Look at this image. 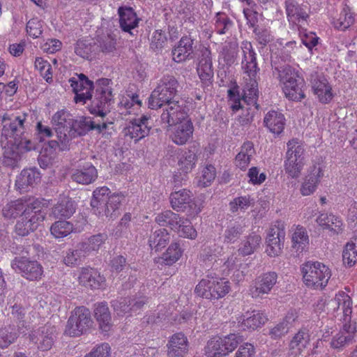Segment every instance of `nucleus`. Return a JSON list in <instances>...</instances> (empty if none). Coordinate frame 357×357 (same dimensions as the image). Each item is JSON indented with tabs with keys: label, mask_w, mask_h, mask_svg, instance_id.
I'll return each instance as SVG.
<instances>
[{
	"label": "nucleus",
	"mask_w": 357,
	"mask_h": 357,
	"mask_svg": "<svg viewBox=\"0 0 357 357\" xmlns=\"http://www.w3.org/2000/svg\"><path fill=\"white\" fill-rule=\"evenodd\" d=\"M73 91L75 93L76 102H86L91 100L89 110L91 114L105 116L109 112V107L112 101V91L109 86L110 80L107 78L100 79L96 82V90L93 95L91 91L93 83L84 74L78 75V77H71L69 79Z\"/></svg>",
	"instance_id": "nucleus-1"
},
{
	"label": "nucleus",
	"mask_w": 357,
	"mask_h": 357,
	"mask_svg": "<svg viewBox=\"0 0 357 357\" xmlns=\"http://www.w3.org/2000/svg\"><path fill=\"white\" fill-rule=\"evenodd\" d=\"M334 310H341L343 313L344 325L342 329L333 336L330 342L331 347L337 350H342L344 347L355 342L356 327L351 324L352 312V301L350 296L344 291H340L331 301Z\"/></svg>",
	"instance_id": "nucleus-2"
},
{
	"label": "nucleus",
	"mask_w": 357,
	"mask_h": 357,
	"mask_svg": "<svg viewBox=\"0 0 357 357\" xmlns=\"http://www.w3.org/2000/svg\"><path fill=\"white\" fill-rule=\"evenodd\" d=\"M123 199V195L111 194L109 188L103 186L93 191L91 206L93 213L98 217L113 220L120 214V206Z\"/></svg>",
	"instance_id": "nucleus-3"
},
{
	"label": "nucleus",
	"mask_w": 357,
	"mask_h": 357,
	"mask_svg": "<svg viewBox=\"0 0 357 357\" xmlns=\"http://www.w3.org/2000/svg\"><path fill=\"white\" fill-rule=\"evenodd\" d=\"M178 88L179 83L174 75H164L149 98V107L157 109L162 107L164 102L175 100L174 98L177 95Z\"/></svg>",
	"instance_id": "nucleus-4"
},
{
	"label": "nucleus",
	"mask_w": 357,
	"mask_h": 357,
	"mask_svg": "<svg viewBox=\"0 0 357 357\" xmlns=\"http://www.w3.org/2000/svg\"><path fill=\"white\" fill-rule=\"evenodd\" d=\"M33 207H29L22 213V215L17 221L15 231L21 236L29 235L34 231L39 224L45 219L46 213L44 211V203L42 200L35 202Z\"/></svg>",
	"instance_id": "nucleus-5"
},
{
	"label": "nucleus",
	"mask_w": 357,
	"mask_h": 357,
	"mask_svg": "<svg viewBox=\"0 0 357 357\" xmlns=\"http://www.w3.org/2000/svg\"><path fill=\"white\" fill-rule=\"evenodd\" d=\"M301 271L305 285L314 289L326 287L331 276L328 267L319 261H307L301 266Z\"/></svg>",
	"instance_id": "nucleus-6"
},
{
	"label": "nucleus",
	"mask_w": 357,
	"mask_h": 357,
	"mask_svg": "<svg viewBox=\"0 0 357 357\" xmlns=\"http://www.w3.org/2000/svg\"><path fill=\"white\" fill-rule=\"evenodd\" d=\"M229 291L228 282L222 278L211 277L203 278L196 286L195 292L206 299H218L224 297Z\"/></svg>",
	"instance_id": "nucleus-7"
},
{
	"label": "nucleus",
	"mask_w": 357,
	"mask_h": 357,
	"mask_svg": "<svg viewBox=\"0 0 357 357\" xmlns=\"http://www.w3.org/2000/svg\"><path fill=\"white\" fill-rule=\"evenodd\" d=\"M241 341V337L231 333L224 337L211 338L204 348L207 357H221L232 352Z\"/></svg>",
	"instance_id": "nucleus-8"
},
{
	"label": "nucleus",
	"mask_w": 357,
	"mask_h": 357,
	"mask_svg": "<svg viewBox=\"0 0 357 357\" xmlns=\"http://www.w3.org/2000/svg\"><path fill=\"white\" fill-rule=\"evenodd\" d=\"M91 312L84 306L76 307L68 318L64 334L77 337L86 332L92 325Z\"/></svg>",
	"instance_id": "nucleus-9"
},
{
	"label": "nucleus",
	"mask_w": 357,
	"mask_h": 357,
	"mask_svg": "<svg viewBox=\"0 0 357 357\" xmlns=\"http://www.w3.org/2000/svg\"><path fill=\"white\" fill-rule=\"evenodd\" d=\"M287 146L285 171L292 178H298L305 164V149L296 139L289 141Z\"/></svg>",
	"instance_id": "nucleus-10"
},
{
	"label": "nucleus",
	"mask_w": 357,
	"mask_h": 357,
	"mask_svg": "<svg viewBox=\"0 0 357 357\" xmlns=\"http://www.w3.org/2000/svg\"><path fill=\"white\" fill-rule=\"evenodd\" d=\"M57 138L61 144V150L68 149V134L73 128L74 118L67 110L62 109L56 112L52 119Z\"/></svg>",
	"instance_id": "nucleus-11"
},
{
	"label": "nucleus",
	"mask_w": 357,
	"mask_h": 357,
	"mask_svg": "<svg viewBox=\"0 0 357 357\" xmlns=\"http://www.w3.org/2000/svg\"><path fill=\"white\" fill-rule=\"evenodd\" d=\"M291 56L288 54L278 56V52L274 53L271 56L272 74L274 78L277 79L283 86L289 81L299 76L295 70L289 64L285 63L289 61Z\"/></svg>",
	"instance_id": "nucleus-12"
},
{
	"label": "nucleus",
	"mask_w": 357,
	"mask_h": 357,
	"mask_svg": "<svg viewBox=\"0 0 357 357\" xmlns=\"http://www.w3.org/2000/svg\"><path fill=\"white\" fill-rule=\"evenodd\" d=\"M11 267L26 280L34 281L41 278L43 268L36 260L17 257L11 261Z\"/></svg>",
	"instance_id": "nucleus-13"
},
{
	"label": "nucleus",
	"mask_w": 357,
	"mask_h": 357,
	"mask_svg": "<svg viewBox=\"0 0 357 357\" xmlns=\"http://www.w3.org/2000/svg\"><path fill=\"white\" fill-rule=\"evenodd\" d=\"M284 237L285 231L283 223L278 222V225H275L270 228L266 241V252L268 256L274 257L281 254Z\"/></svg>",
	"instance_id": "nucleus-14"
},
{
	"label": "nucleus",
	"mask_w": 357,
	"mask_h": 357,
	"mask_svg": "<svg viewBox=\"0 0 357 357\" xmlns=\"http://www.w3.org/2000/svg\"><path fill=\"white\" fill-rule=\"evenodd\" d=\"M32 342L42 351H48L53 346L56 338V329L54 326L46 324L32 331L30 335Z\"/></svg>",
	"instance_id": "nucleus-15"
},
{
	"label": "nucleus",
	"mask_w": 357,
	"mask_h": 357,
	"mask_svg": "<svg viewBox=\"0 0 357 357\" xmlns=\"http://www.w3.org/2000/svg\"><path fill=\"white\" fill-rule=\"evenodd\" d=\"M27 116L28 115L25 113L19 115L5 114L2 119L4 130L8 132V135L13 139L17 137L24 135L29 127V122L26 121Z\"/></svg>",
	"instance_id": "nucleus-16"
},
{
	"label": "nucleus",
	"mask_w": 357,
	"mask_h": 357,
	"mask_svg": "<svg viewBox=\"0 0 357 357\" xmlns=\"http://www.w3.org/2000/svg\"><path fill=\"white\" fill-rule=\"evenodd\" d=\"M162 107L163 112L161 114V121L167 123V127L180 123L184 120L189 119L185 107L179 104L178 100H172L169 102H164Z\"/></svg>",
	"instance_id": "nucleus-17"
},
{
	"label": "nucleus",
	"mask_w": 357,
	"mask_h": 357,
	"mask_svg": "<svg viewBox=\"0 0 357 357\" xmlns=\"http://www.w3.org/2000/svg\"><path fill=\"white\" fill-rule=\"evenodd\" d=\"M151 128V118L146 115H142L139 118L134 119L124 128L126 136L135 139L136 142L149 135Z\"/></svg>",
	"instance_id": "nucleus-18"
},
{
	"label": "nucleus",
	"mask_w": 357,
	"mask_h": 357,
	"mask_svg": "<svg viewBox=\"0 0 357 357\" xmlns=\"http://www.w3.org/2000/svg\"><path fill=\"white\" fill-rule=\"evenodd\" d=\"M278 274L274 271H270L258 276L254 282L253 286L250 289L252 298L262 297L264 294L270 293L271 289L276 284Z\"/></svg>",
	"instance_id": "nucleus-19"
},
{
	"label": "nucleus",
	"mask_w": 357,
	"mask_h": 357,
	"mask_svg": "<svg viewBox=\"0 0 357 357\" xmlns=\"http://www.w3.org/2000/svg\"><path fill=\"white\" fill-rule=\"evenodd\" d=\"M40 201V199L34 197H23L6 204L2 208V214L7 219H15L20 215H22L28 206L33 207L35 202Z\"/></svg>",
	"instance_id": "nucleus-20"
},
{
	"label": "nucleus",
	"mask_w": 357,
	"mask_h": 357,
	"mask_svg": "<svg viewBox=\"0 0 357 357\" xmlns=\"http://www.w3.org/2000/svg\"><path fill=\"white\" fill-rule=\"evenodd\" d=\"M197 160V156L194 151L188 150L181 153L178 161L179 174H176L174 176L175 187L185 179L186 175L195 167Z\"/></svg>",
	"instance_id": "nucleus-21"
},
{
	"label": "nucleus",
	"mask_w": 357,
	"mask_h": 357,
	"mask_svg": "<svg viewBox=\"0 0 357 357\" xmlns=\"http://www.w3.org/2000/svg\"><path fill=\"white\" fill-rule=\"evenodd\" d=\"M170 132V138L178 145L185 144L192 136L194 127L190 119L167 127Z\"/></svg>",
	"instance_id": "nucleus-22"
},
{
	"label": "nucleus",
	"mask_w": 357,
	"mask_h": 357,
	"mask_svg": "<svg viewBox=\"0 0 357 357\" xmlns=\"http://www.w3.org/2000/svg\"><path fill=\"white\" fill-rule=\"evenodd\" d=\"M197 73L202 82H211L213 77L211 52L209 49L202 47L199 50Z\"/></svg>",
	"instance_id": "nucleus-23"
},
{
	"label": "nucleus",
	"mask_w": 357,
	"mask_h": 357,
	"mask_svg": "<svg viewBox=\"0 0 357 357\" xmlns=\"http://www.w3.org/2000/svg\"><path fill=\"white\" fill-rule=\"evenodd\" d=\"M311 84L312 91L320 102L327 104L331 101L333 98L332 87L324 76H316Z\"/></svg>",
	"instance_id": "nucleus-24"
},
{
	"label": "nucleus",
	"mask_w": 357,
	"mask_h": 357,
	"mask_svg": "<svg viewBox=\"0 0 357 357\" xmlns=\"http://www.w3.org/2000/svg\"><path fill=\"white\" fill-rule=\"evenodd\" d=\"M188 341L183 333L174 334L167 344V357H183L188 351Z\"/></svg>",
	"instance_id": "nucleus-25"
},
{
	"label": "nucleus",
	"mask_w": 357,
	"mask_h": 357,
	"mask_svg": "<svg viewBox=\"0 0 357 357\" xmlns=\"http://www.w3.org/2000/svg\"><path fill=\"white\" fill-rule=\"evenodd\" d=\"M242 50L243 52V68L251 79L255 78L259 68L257 63L256 53L252 48L251 43L248 41L243 42Z\"/></svg>",
	"instance_id": "nucleus-26"
},
{
	"label": "nucleus",
	"mask_w": 357,
	"mask_h": 357,
	"mask_svg": "<svg viewBox=\"0 0 357 357\" xmlns=\"http://www.w3.org/2000/svg\"><path fill=\"white\" fill-rule=\"evenodd\" d=\"M120 27L123 31L134 36L133 31L138 26L140 19L131 7H120L118 10Z\"/></svg>",
	"instance_id": "nucleus-27"
},
{
	"label": "nucleus",
	"mask_w": 357,
	"mask_h": 357,
	"mask_svg": "<svg viewBox=\"0 0 357 357\" xmlns=\"http://www.w3.org/2000/svg\"><path fill=\"white\" fill-rule=\"evenodd\" d=\"M194 40L188 36H183L178 45L172 50V59L175 62L181 63L193 58Z\"/></svg>",
	"instance_id": "nucleus-28"
},
{
	"label": "nucleus",
	"mask_w": 357,
	"mask_h": 357,
	"mask_svg": "<svg viewBox=\"0 0 357 357\" xmlns=\"http://www.w3.org/2000/svg\"><path fill=\"white\" fill-rule=\"evenodd\" d=\"M40 180V174L36 167L24 169L15 181V186L21 192L27 191Z\"/></svg>",
	"instance_id": "nucleus-29"
},
{
	"label": "nucleus",
	"mask_w": 357,
	"mask_h": 357,
	"mask_svg": "<svg viewBox=\"0 0 357 357\" xmlns=\"http://www.w3.org/2000/svg\"><path fill=\"white\" fill-rule=\"evenodd\" d=\"M310 169V173L306 176L301 188V193L303 196L312 194L315 191L321 178L324 176L323 168L321 164L314 165Z\"/></svg>",
	"instance_id": "nucleus-30"
},
{
	"label": "nucleus",
	"mask_w": 357,
	"mask_h": 357,
	"mask_svg": "<svg viewBox=\"0 0 357 357\" xmlns=\"http://www.w3.org/2000/svg\"><path fill=\"white\" fill-rule=\"evenodd\" d=\"M61 144L56 140H50L43 146L39 155L38 162L40 167L43 169L49 168L52 165L56 155V149L61 150Z\"/></svg>",
	"instance_id": "nucleus-31"
},
{
	"label": "nucleus",
	"mask_w": 357,
	"mask_h": 357,
	"mask_svg": "<svg viewBox=\"0 0 357 357\" xmlns=\"http://www.w3.org/2000/svg\"><path fill=\"white\" fill-rule=\"evenodd\" d=\"M285 8L287 19L290 23L298 25L306 22L309 15L305 8L294 0H287L285 2Z\"/></svg>",
	"instance_id": "nucleus-32"
},
{
	"label": "nucleus",
	"mask_w": 357,
	"mask_h": 357,
	"mask_svg": "<svg viewBox=\"0 0 357 357\" xmlns=\"http://www.w3.org/2000/svg\"><path fill=\"white\" fill-rule=\"evenodd\" d=\"M97 177L98 171L91 163H86L82 167L73 170L71 174V179L73 181L83 185L93 183Z\"/></svg>",
	"instance_id": "nucleus-33"
},
{
	"label": "nucleus",
	"mask_w": 357,
	"mask_h": 357,
	"mask_svg": "<svg viewBox=\"0 0 357 357\" xmlns=\"http://www.w3.org/2000/svg\"><path fill=\"white\" fill-rule=\"evenodd\" d=\"M267 320L268 318L264 313L258 310H252L243 314L239 323L242 330H255L263 326Z\"/></svg>",
	"instance_id": "nucleus-34"
},
{
	"label": "nucleus",
	"mask_w": 357,
	"mask_h": 357,
	"mask_svg": "<svg viewBox=\"0 0 357 357\" xmlns=\"http://www.w3.org/2000/svg\"><path fill=\"white\" fill-rule=\"evenodd\" d=\"M305 86V83L304 79L300 76H298L286 83V85L283 86V91L285 96L289 100L301 101L305 97L303 90Z\"/></svg>",
	"instance_id": "nucleus-35"
},
{
	"label": "nucleus",
	"mask_w": 357,
	"mask_h": 357,
	"mask_svg": "<svg viewBox=\"0 0 357 357\" xmlns=\"http://www.w3.org/2000/svg\"><path fill=\"white\" fill-rule=\"evenodd\" d=\"M79 282L91 289H99L105 282V278L96 269L83 268L79 276Z\"/></svg>",
	"instance_id": "nucleus-36"
},
{
	"label": "nucleus",
	"mask_w": 357,
	"mask_h": 357,
	"mask_svg": "<svg viewBox=\"0 0 357 357\" xmlns=\"http://www.w3.org/2000/svg\"><path fill=\"white\" fill-rule=\"evenodd\" d=\"M192 194L187 189L175 190L169 197L172 208L177 211H183L187 207L191 206Z\"/></svg>",
	"instance_id": "nucleus-37"
},
{
	"label": "nucleus",
	"mask_w": 357,
	"mask_h": 357,
	"mask_svg": "<svg viewBox=\"0 0 357 357\" xmlns=\"http://www.w3.org/2000/svg\"><path fill=\"white\" fill-rule=\"evenodd\" d=\"M10 308L11 317L17 324L18 332L22 334L26 333L30 329V324L27 321V309L20 303H15Z\"/></svg>",
	"instance_id": "nucleus-38"
},
{
	"label": "nucleus",
	"mask_w": 357,
	"mask_h": 357,
	"mask_svg": "<svg viewBox=\"0 0 357 357\" xmlns=\"http://www.w3.org/2000/svg\"><path fill=\"white\" fill-rule=\"evenodd\" d=\"M310 335L309 331L303 328L294 335L289 343V349L292 355L301 354L309 345Z\"/></svg>",
	"instance_id": "nucleus-39"
},
{
	"label": "nucleus",
	"mask_w": 357,
	"mask_h": 357,
	"mask_svg": "<svg viewBox=\"0 0 357 357\" xmlns=\"http://www.w3.org/2000/svg\"><path fill=\"white\" fill-rule=\"evenodd\" d=\"M264 123L270 132L280 135L284 129L285 118L281 112L271 110L266 114Z\"/></svg>",
	"instance_id": "nucleus-40"
},
{
	"label": "nucleus",
	"mask_w": 357,
	"mask_h": 357,
	"mask_svg": "<svg viewBox=\"0 0 357 357\" xmlns=\"http://www.w3.org/2000/svg\"><path fill=\"white\" fill-rule=\"evenodd\" d=\"M92 130H94V121L90 117L82 116L79 119H74L73 128L68 134V146L73 138L85 135Z\"/></svg>",
	"instance_id": "nucleus-41"
},
{
	"label": "nucleus",
	"mask_w": 357,
	"mask_h": 357,
	"mask_svg": "<svg viewBox=\"0 0 357 357\" xmlns=\"http://www.w3.org/2000/svg\"><path fill=\"white\" fill-rule=\"evenodd\" d=\"M75 211L74 202L68 198H63L52 209L51 215L55 219L70 218Z\"/></svg>",
	"instance_id": "nucleus-42"
},
{
	"label": "nucleus",
	"mask_w": 357,
	"mask_h": 357,
	"mask_svg": "<svg viewBox=\"0 0 357 357\" xmlns=\"http://www.w3.org/2000/svg\"><path fill=\"white\" fill-rule=\"evenodd\" d=\"M3 155V163L5 166L12 169L18 167L21 160V151L14 142L4 147Z\"/></svg>",
	"instance_id": "nucleus-43"
},
{
	"label": "nucleus",
	"mask_w": 357,
	"mask_h": 357,
	"mask_svg": "<svg viewBox=\"0 0 357 357\" xmlns=\"http://www.w3.org/2000/svg\"><path fill=\"white\" fill-rule=\"evenodd\" d=\"M261 243V236L255 233H252L241 241L238 252L242 256L250 255L259 248Z\"/></svg>",
	"instance_id": "nucleus-44"
},
{
	"label": "nucleus",
	"mask_w": 357,
	"mask_h": 357,
	"mask_svg": "<svg viewBox=\"0 0 357 357\" xmlns=\"http://www.w3.org/2000/svg\"><path fill=\"white\" fill-rule=\"evenodd\" d=\"M170 241V234L165 228L155 229L149 239L151 248L156 252L164 248Z\"/></svg>",
	"instance_id": "nucleus-45"
},
{
	"label": "nucleus",
	"mask_w": 357,
	"mask_h": 357,
	"mask_svg": "<svg viewBox=\"0 0 357 357\" xmlns=\"http://www.w3.org/2000/svg\"><path fill=\"white\" fill-rule=\"evenodd\" d=\"M155 221L160 226L169 227L172 230L175 231L176 228L180 227L179 224H181L182 218L178 214L167 210L158 213L155 218Z\"/></svg>",
	"instance_id": "nucleus-46"
},
{
	"label": "nucleus",
	"mask_w": 357,
	"mask_h": 357,
	"mask_svg": "<svg viewBox=\"0 0 357 357\" xmlns=\"http://www.w3.org/2000/svg\"><path fill=\"white\" fill-rule=\"evenodd\" d=\"M94 315L102 331L107 332L112 327L111 315L106 303H98L95 308Z\"/></svg>",
	"instance_id": "nucleus-47"
},
{
	"label": "nucleus",
	"mask_w": 357,
	"mask_h": 357,
	"mask_svg": "<svg viewBox=\"0 0 357 357\" xmlns=\"http://www.w3.org/2000/svg\"><path fill=\"white\" fill-rule=\"evenodd\" d=\"M255 153L254 144L248 141L243 143L241 151L236 156V165L243 170L247 168L250 162V158Z\"/></svg>",
	"instance_id": "nucleus-48"
},
{
	"label": "nucleus",
	"mask_w": 357,
	"mask_h": 357,
	"mask_svg": "<svg viewBox=\"0 0 357 357\" xmlns=\"http://www.w3.org/2000/svg\"><path fill=\"white\" fill-rule=\"evenodd\" d=\"M94 41L98 47V52L109 54L116 50V40L115 36L111 33H107L98 36Z\"/></svg>",
	"instance_id": "nucleus-49"
},
{
	"label": "nucleus",
	"mask_w": 357,
	"mask_h": 357,
	"mask_svg": "<svg viewBox=\"0 0 357 357\" xmlns=\"http://www.w3.org/2000/svg\"><path fill=\"white\" fill-rule=\"evenodd\" d=\"M292 248L301 253L305 250L309 244V237L305 228L298 227L291 237Z\"/></svg>",
	"instance_id": "nucleus-50"
},
{
	"label": "nucleus",
	"mask_w": 357,
	"mask_h": 357,
	"mask_svg": "<svg viewBox=\"0 0 357 357\" xmlns=\"http://www.w3.org/2000/svg\"><path fill=\"white\" fill-rule=\"evenodd\" d=\"M107 238V233H99L90 236L86 241L79 243L80 247L88 255L91 252L98 250Z\"/></svg>",
	"instance_id": "nucleus-51"
},
{
	"label": "nucleus",
	"mask_w": 357,
	"mask_h": 357,
	"mask_svg": "<svg viewBox=\"0 0 357 357\" xmlns=\"http://www.w3.org/2000/svg\"><path fill=\"white\" fill-rule=\"evenodd\" d=\"M75 52L84 59H90L98 53V47L94 40H78L75 47Z\"/></svg>",
	"instance_id": "nucleus-52"
},
{
	"label": "nucleus",
	"mask_w": 357,
	"mask_h": 357,
	"mask_svg": "<svg viewBox=\"0 0 357 357\" xmlns=\"http://www.w3.org/2000/svg\"><path fill=\"white\" fill-rule=\"evenodd\" d=\"M316 221L320 226H325L326 228L337 234L341 231L342 226V220L333 214L321 213L317 217Z\"/></svg>",
	"instance_id": "nucleus-53"
},
{
	"label": "nucleus",
	"mask_w": 357,
	"mask_h": 357,
	"mask_svg": "<svg viewBox=\"0 0 357 357\" xmlns=\"http://www.w3.org/2000/svg\"><path fill=\"white\" fill-rule=\"evenodd\" d=\"M342 259L345 265L349 267L354 266L357 262V237L352 238L343 250Z\"/></svg>",
	"instance_id": "nucleus-54"
},
{
	"label": "nucleus",
	"mask_w": 357,
	"mask_h": 357,
	"mask_svg": "<svg viewBox=\"0 0 357 357\" xmlns=\"http://www.w3.org/2000/svg\"><path fill=\"white\" fill-rule=\"evenodd\" d=\"M259 96L258 84L255 80L247 84L243 89V100L248 105H254L257 109L259 105L257 101Z\"/></svg>",
	"instance_id": "nucleus-55"
},
{
	"label": "nucleus",
	"mask_w": 357,
	"mask_h": 357,
	"mask_svg": "<svg viewBox=\"0 0 357 357\" xmlns=\"http://www.w3.org/2000/svg\"><path fill=\"white\" fill-rule=\"evenodd\" d=\"M84 249L81 248L80 243H78L75 250H68L63 258V262L67 266L78 265L86 256Z\"/></svg>",
	"instance_id": "nucleus-56"
},
{
	"label": "nucleus",
	"mask_w": 357,
	"mask_h": 357,
	"mask_svg": "<svg viewBox=\"0 0 357 357\" xmlns=\"http://www.w3.org/2000/svg\"><path fill=\"white\" fill-rule=\"evenodd\" d=\"M73 225L68 221L59 220L51 226V234L55 238H63L73 231Z\"/></svg>",
	"instance_id": "nucleus-57"
},
{
	"label": "nucleus",
	"mask_w": 357,
	"mask_h": 357,
	"mask_svg": "<svg viewBox=\"0 0 357 357\" xmlns=\"http://www.w3.org/2000/svg\"><path fill=\"white\" fill-rule=\"evenodd\" d=\"M244 227L239 223L229 225L225 231L224 241L227 243H234L244 232Z\"/></svg>",
	"instance_id": "nucleus-58"
},
{
	"label": "nucleus",
	"mask_w": 357,
	"mask_h": 357,
	"mask_svg": "<svg viewBox=\"0 0 357 357\" xmlns=\"http://www.w3.org/2000/svg\"><path fill=\"white\" fill-rule=\"evenodd\" d=\"M214 19L215 31L218 34H225L233 25L232 21L223 12H218Z\"/></svg>",
	"instance_id": "nucleus-59"
},
{
	"label": "nucleus",
	"mask_w": 357,
	"mask_h": 357,
	"mask_svg": "<svg viewBox=\"0 0 357 357\" xmlns=\"http://www.w3.org/2000/svg\"><path fill=\"white\" fill-rule=\"evenodd\" d=\"M354 18L348 7H344L340 13L339 17L334 19L333 24L335 28L345 30L353 24Z\"/></svg>",
	"instance_id": "nucleus-60"
},
{
	"label": "nucleus",
	"mask_w": 357,
	"mask_h": 357,
	"mask_svg": "<svg viewBox=\"0 0 357 357\" xmlns=\"http://www.w3.org/2000/svg\"><path fill=\"white\" fill-rule=\"evenodd\" d=\"M181 255L180 245L178 243H172L163 253L162 259L167 265H172L178 260Z\"/></svg>",
	"instance_id": "nucleus-61"
},
{
	"label": "nucleus",
	"mask_w": 357,
	"mask_h": 357,
	"mask_svg": "<svg viewBox=\"0 0 357 357\" xmlns=\"http://www.w3.org/2000/svg\"><path fill=\"white\" fill-rule=\"evenodd\" d=\"M181 224H179V228H176L175 231L179 236L195 239L197 237V231L194 229L192 223L187 219L182 218Z\"/></svg>",
	"instance_id": "nucleus-62"
},
{
	"label": "nucleus",
	"mask_w": 357,
	"mask_h": 357,
	"mask_svg": "<svg viewBox=\"0 0 357 357\" xmlns=\"http://www.w3.org/2000/svg\"><path fill=\"white\" fill-rule=\"evenodd\" d=\"M34 66L47 82L52 81V66L47 61L44 60L41 57H37L36 58Z\"/></svg>",
	"instance_id": "nucleus-63"
},
{
	"label": "nucleus",
	"mask_w": 357,
	"mask_h": 357,
	"mask_svg": "<svg viewBox=\"0 0 357 357\" xmlns=\"http://www.w3.org/2000/svg\"><path fill=\"white\" fill-rule=\"evenodd\" d=\"M238 52V44H229L223 47L222 56L227 65L231 66L235 62Z\"/></svg>",
	"instance_id": "nucleus-64"
}]
</instances>
